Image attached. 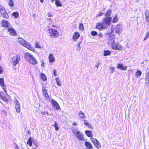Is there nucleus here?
I'll return each mask as SVG.
<instances>
[{"mask_svg":"<svg viewBox=\"0 0 149 149\" xmlns=\"http://www.w3.org/2000/svg\"><path fill=\"white\" fill-rule=\"evenodd\" d=\"M55 4L57 6L59 7L62 6L60 1L58 0H56Z\"/></svg>","mask_w":149,"mask_h":149,"instance_id":"nucleus-31","label":"nucleus"},{"mask_svg":"<svg viewBox=\"0 0 149 149\" xmlns=\"http://www.w3.org/2000/svg\"><path fill=\"white\" fill-rule=\"evenodd\" d=\"M0 12L3 17L7 19L8 16L6 11L4 7L0 4Z\"/></svg>","mask_w":149,"mask_h":149,"instance_id":"nucleus-6","label":"nucleus"},{"mask_svg":"<svg viewBox=\"0 0 149 149\" xmlns=\"http://www.w3.org/2000/svg\"><path fill=\"white\" fill-rule=\"evenodd\" d=\"M91 140L94 145L96 148L99 149L101 147V145H100L99 142L96 139L91 138Z\"/></svg>","mask_w":149,"mask_h":149,"instance_id":"nucleus-12","label":"nucleus"},{"mask_svg":"<svg viewBox=\"0 0 149 149\" xmlns=\"http://www.w3.org/2000/svg\"><path fill=\"white\" fill-rule=\"evenodd\" d=\"M81 41H79V42L78 44L76 45L77 46H79H79L81 44Z\"/></svg>","mask_w":149,"mask_h":149,"instance_id":"nucleus-51","label":"nucleus"},{"mask_svg":"<svg viewBox=\"0 0 149 149\" xmlns=\"http://www.w3.org/2000/svg\"><path fill=\"white\" fill-rule=\"evenodd\" d=\"M111 47L113 49L119 50H122L123 49V47L118 42L114 43L112 44L111 45Z\"/></svg>","mask_w":149,"mask_h":149,"instance_id":"nucleus-7","label":"nucleus"},{"mask_svg":"<svg viewBox=\"0 0 149 149\" xmlns=\"http://www.w3.org/2000/svg\"><path fill=\"white\" fill-rule=\"evenodd\" d=\"M79 34L77 32H75L73 36V40L75 41L79 37Z\"/></svg>","mask_w":149,"mask_h":149,"instance_id":"nucleus-18","label":"nucleus"},{"mask_svg":"<svg viewBox=\"0 0 149 149\" xmlns=\"http://www.w3.org/2000/svg\"><path fill=\"white\" fill-rule=\"evenodd\" d=\"M111 13V11L110 10H108L107 12L105 14V16L106 17H108L110 15Z\"/></svg>","mask_w":149,"mask_h":149,"instance_id":"nucleus-38","label":"nucleus"},{"mask_svg":"<svg viewBox=\"0 0 149 149\" xmlns=\"http://www.w3.org/2000/svg\"><path fill=\"white\" fill-rule=\"evenodd\" d=\"M41 77L43 80L45 81L46 80V77L44 74H42L41 75Z\"/></svg>","mask_w":149,"mask_h":149,"instance_id":"nucleus-43","label":"nucleus"},{"mask_svg":"<svg viewBox=\"0 0 149 149\" xmlns=\"http://www.w3.org/2000/svg\"><path fill=\"white\" fill-rule=\"evenodd\" d=\"M49 59L50 62L51 63L53 62L55 60V58L52 54H50L49 55Z\"/></svg>","mask_w":149,"mask_h":149,"instance_id":"nucleus-20","label":"nucleus"},{"mask_svg":"<svg viewBox=\"0 0 149 149\" xmlns=\"http://www.w3.org/2000/svg\"><path fill=\"white\" fill-rule=\"evenodd\" d=\"M99 66V64L97 65H96L95 66V67H97V69L98 68Z\"/></svg>","mask_w":149,"mask_h":149,"instance_id":"nucleus-58","label":"nucleus"},{"mask_svg":"<svg viewBox=\"0 0 149 149\" xmlns=\"http://www.w3.org/2000/svg\"><path fill=\"white\" fill-rule=\"evenodd\" d=\"M27 144L29 146H31L32 144V139L31 137H30L28 139L27 142Z\"/></svg>","mask_w":149,"mask_h":149,"instance_id":"nucleus-25","label":"nucleus"},{"mask_svg":"<svg viewBox=\"0 0 149 149\" xmlns=\"http://www.w3.org/2000/svg\"><path fill=\"white\" fill-rule=\"evenodd\" d=\"M146 79H149V72H148L146 75Z\"/></svg>","mask_w":149,"mask_h":149,"instance_id":"nucleus-47","label":"nucleus"},{"mask_svg":"<svg viewBox=\"0 0 149 149\" xmlns=\"http://www.w3.org/2000/svg\"><path fill=\"white\" fill-rule=\"evenodd\" d=\"M7 30L11 36H14L17 35L16 31L14 30L13 27L12 26L8 28Z\"/></svg>","mask_w":149,"mask_h":149,"instance_id":"nucleus-9","label":"nucleus"},{"mask_svg":"<svg viewBox=\"0 0 149 149\" xmlns=\"http://www.w3.org/2000/svg\"><path fill=\"white\" fill-rule=\"evenodd\" d=\"M32 149H36V148H32Z\"/></svg>","mask_w":149,"mask_h":149,"instance_id":"nucleus-62","label":"nucleus"},{"mask_svg":"<svg viewBox=\"0 0 149 149\" xmlns=\"http://www.w3.org/2000/svg\"><path fill=\"white\" fill-rule=\"evenodd\" d=\"M79 29L81 31H83L84 27L83 26V24L82 23H79Z\"/></svg>","mask_w":149,"mask_h":149,"instance_id":"nucleus-36","label":"nucleus"},{"mask_svg":"<svg viewBox=\"0 0 149 149\" xmlns=\"http://www.w3.org/2000/svg\"><path fill=\"white\" fill-rule=\"evenodd\" d=\"M4 81L3 79H0V85L2 87L4 91L6 93V86L4 85Z\"/></svg>","mask_w":149,"mask_h":149,"instance_id":"nucleus-16","label":"nucleus"},{"mask_svg":"<svg viewBox=\"0 0 149 149\" xmlns=\"http://www.w3.org/2000/svg\"><path fill=\"white\" fill-rule=\"evenodd\" d=\"M56 80L57 84L59 86H61V81L57 77L56 78Z\"/></svg>","mask_w":149,"mask_h":149,"instance_id":"nucleus-30","label":"nucleus"},{"mask_svg":"<svg viewBox=\"0 0 149 149\" xmlns=\"http://www.w3.org/2000/svg\"><path fill=\"white\" fill-rule=\"evenodd\" d=\"M44 114H49V113L48 111H46V112H45L44 113Z\"/></svg>","mask_w":149,"mask_h":149,"instance_id":"nucleus-56","label":"nucleus"},{"mask_svg":"<svg viewBox=\"0 0 149 149\" xmlns=\"http://www.w3.org/2000/svg\"><path fill=\"white\" fill-rule=\"evenodd\" d=\"M73 125H78L75 122H74L73 123Z\"/></svg>","mask_w":149,"mask_h":149,"instance_id":"nucleus-54","label":"nucleus"},{"mask_svg":"<svg viewBox=\"0 0 149 149\" xmlns=\"http://www.w3.org/2000/svg\"><path fill=\"white\" fill-rule=\"evenodd\" d=\"M52 26H53V27H54V26H55V25H52Z\"/></svg>","mask_w":149,"mask_h":149,"instance_id":"nucleus-61","label":"nucleus"},{"mask_svg":"<svg viewBox=\"0 0 149 149\" xmlns=\"http://www.w3.org/2000/svg\"><path fill=\"white\" fill-rule=\"evenodd\" d=\"M1 98L6 102H8V99L9 98V96L8 95V97H3V96H1Z\"/></svg>","mask_w":149,"mask_h":149,"instance_id":"nucleus-28","label":"nucleus"},{"mask_svg":"<svg viewBox=\"0 0 149 149\" xmlns=\"http://www.w3.org/2000/svg\"><path fill=\"white\" fill-rule=\"evenodd\" d=\"M14 103L15 106L20 105L19 103L18 102L17 100L16 99H15L14 102Z\"/></svg>","mask_w":149,"mask_h":149,"instance_id":"nucleus-37","label":"nucleus"},{"mask_svg":"<svg viewBox=\"0 0 149 149\" xmlns=\"http://www.w3.org/2000/svg\"><path fill=\"white\" fill-rule=\"evenodd\" d=\"M95 29L99 30H102L107 28L106 26H104L103 24L99 22L96 24Z\"/></svg>","mask_w":149,"mask_h":149,"instance_id":"nucleus-11","label":"nucleus"},{"mask_svg":"<svg viewBox=\"0 0 149 149\" xmlns=\"http://www.w3.org/2000/svg\"><path fill=\"white\" fill-rule=\"evenodd\" d=\"M20 60V55L17 54L12 58L11 62L13 64V66H15L16 65L19 63Z\"/></svg>","mask_w":149,"mask_h":149,"instance_id":"nucleus-5","label":"nucleus"},{"mask_svg":"<svg viewBox=\"0 0 149 149\" xmlns=\"http://www.w3.org/2000/svg\"><path fill=\"white\" fill-rule=\"evenodd\" d=\"M111 20V18L105 17L104 18L103 20V24L104 26H106L107 28V26L109 25L110 22Z\"/></svg>","mask_w":149,"mask_h":149,"instance_id":"nucleus-8","label":"nucleus"},{"mask_svg":"<svg viewBox=\"0 0 149 149\" xmlns=\"http://www.w3.org/2000/svg\"><path fill=\"white\" fill-rule=\"evenodd\" d=\"M8 5L11 7H13L14 6V3L13 0H10L9 1Z\"/></svg>","mask_w":149,"mask_h":149,"instance_id":"nucleus-32","label":"nucleus"},{"mask_svg":"<svg viewBox=\"0 0 149 149\" xmlns=\"http://www.w3.org/2000/svg\"><path fill=\"white\" fill-rule=\"evenodd\" d=\"M17 112L19 113L20 111V105L15 106Z\"/></svg>","mask_w":149,"mask_h":149,"instance_id":"nucleus-29","label":"nucleus"},{"mask_svg":"<svg viewBox=\"0 0 149 149\" xmlns=\"http://www.w3.org/2000/svg\"><path fill=\"white\" fill-rule=\"evenodd\" d=\"M37 145H36V147H37Z\"/></svg>","mask_w":149,"mask_h":149,"instance_id":"nucleus-63","label":"nucleus"},{"mask_svg":"<svg viewBox=\"0 0 149 149\" xmlns=\"http://www.w3.org/2000/svg\"><path fill=\"white\" fill-rule=\"evenodd\" d=\"M120 27L119 25H117L116 26L115 31L116 33L119 34L120 33Z\"/></svg>","mask_w":149,"mask_h":149,"instance_id":"nucleus-22","label":"nucleus"},{"mask_svg":"<svg viewBox=\"0 0 149 149\" xmlns=\"http://www.w3.org/2000/svg\"><path fill=\"white\" fill-rule=\"evenodd\" d=\"M91 34L93 36H95L97 35V33L95 31H93L91 32Z\"/></svg>","mask_w":149,"mask_h":149,"instance_id":"nucleus-45","label":"nucleus"},{"mask_svg":"<svg viewBox=\"0 0 149 149\" xmlns=\"http://www.w3.org/2000/svg\"><path fill=\"white\" fill-rule=\"evenodd\" d=\"M77 50L78 51H79L81 49L80 46H79H79H77Z\"/></svg>","mask_w":149,"mask_h":149,"instance_id":"nucleus-53","label":"nucleus"},{"mask_svg":"<svg viewBox=\"0 0 149 149\" xmlns=\"http://www.w3.org/2000/svg\"><path fill=\"white\" fill-rule=\"evenodd\" d=\"M15 149H19L17 146L16 145V148H15Z\"/></svg>","mask_w":149,"mask_h":149,"instance_id":"nucleus-59","label":"nucleus"},{"mask_svg":"<svg viewBox=\"0 0 149 149\" xmlns=\"http://www.w3.org/2000/svg\"><path fill=\"white\" fill-rule=\"evenodd\" d=\"M47 16L48 17H53V15L52 13H51L50 12H48L47 13Z\"/></svg>","mask_w":149,"mask_h":149,"instance_id":"nucleus-46","label":"nucleus"},{"mask_svg":"<svg viewBox=\"0 0 149 149\" xmlns=\"http://www.w3.org/2000/svg\"><path fill=\"white\" fill-rule=\"evenodd\" d=\"M104 13H102V12H100L97 15V16H102L103 14Z\"/></svg>","mask_w":149,"mask_h":149,"instance_id":"nucleus-48","label":"nucleus"},{"mask_svg":"<svg viewBox=\"0 0 149 149\" xmlns=\"http://www.w3.org/2000/svg\"><path fill=\"white\" fill-rule=\"evenodd\" d=\"M146 84H149V79H146Z\"/></svg>","mask_w":149,"mask_h":149,"instance_id":"nucleus-49","label":"nucleus"},{"mask_svg":"<svg viewBox=\"0 0 149 149\" xmlns=\"http://www.w3.org/2000/svg\"><path fill=\"white\" fill-rule=\"evenodd\" d=\"M3 69L0 66V74L2 72Z\"/></svg>","mask_w":149,"mask_h":149,"instance_id":"nucleus-52","label":"nucleus"},{"mask_svg":"<svg viewBox=\"0 0 149 149\" xmlns=\"http://www.w3.org/2000/svg\"><path fill=\"white\" fill-rule=\"evenodd\" d=\"M145 15L146 21L149 22V10H146L145 13Z\"/></svg>","mask_w":149,"mask_h":149,"instance_id":"nucleus-19","label":"nucleus"},{"mask_svg":"<svg viewBox=\"0 0 149 149\" xmlns=\"http://www.w3.org/2000/svg\"><path fill=\"white\" fill-rule=\"evenodd\" d=\"M48 30L49 35L52 37L56 38L59 36V33L55 29L49 28Z\"/></svg>","mask_w":149,"mask_h":149,"instance_id":"nucleus-3","label":"nucleus"},{"mask_svg":"<svg viewBox=\"0 0 149 149\" xmlns=\"http://www.w3.org/2000/svg\"><path fill=\"white\" fill-rule=\"evenodd\" d=\"M142 74V72L140 70H138L136 72L135 74V77L136 78H138L140 77Z\"/></svg>","mask_w":149,"mask_h":149,"instance_id":"nucleus-24","label":"nucleus"},{"mask_svg":"<svg viewBox=\"0 0 149 149\" xmlns=\"http://www.w3.org/2000/svg\"><path fill=\"white\" fill-rule=\"evenodd\" d=\"M35 46L36 48H42L41 46L38 42H36L35 43Z\"/></svg>","mask_w":149,"mask_h":149,"instance_id":"nucleus-33","label":"nucleus"},{"mask_svg":"<svg viewBox=\"0 0 149 149\" xmlns=\"http://www.w3.org/2000/svg\"><path fill=\"white\" fill-rule=\"evenodd\" d=\"M56 70L55 69H54V75L55 76H57V74L56 73Z\"/></svg>","mask_w":149,"mask_h":149,"instance_id":"nucleus-50","label":"nucleus"},{"mask_svg":"<svg viewBox=\"0 0 149 149\" xmlns=\"http://www.w3.org/2000/svg\"><path fill=\"white\" fill-rule=\"evenodd\" d=\"M118 21V19L117 18V16L116 15L113 18V23H115Z\"/></svg>","mask_w":149,"mask_h":149,"instance_id":"nucleus-42","label":"nucleus"},{"mask_svg":"<svg viewBox=\"0 0 149 149\" xmlns=\"http://www.w3.org/2000/svg\"><path fill=\"white\" fill-rule=\"evenodd\" d=\"M47 20L48 21V22L50 24H52V20L51 19V18H49L47 19Z\"/></svg>","mask_w":149,"mask_h":149,"instance_id":"nucleus-44","label":"nucleus"},{"mask_svg":"<svg viewBox=\"0 0 149 149\" xmlns=\"http://www.w3.org/2000/svg\"><path fill=\"white\" fill-rule=\"evenodd\" d=\"M99 36L100 37V38H101L102 37V34L100 33L99 34Z\"/></svg>","mask_w":149,"mask_h":149,"instance_id":"nucleus-57","label":"nucleus"},{"mask_svg":"<svg viewBox=\"0 0 149 149\" xmlns=\"http://www.w3.org/2000/svg\"><path fill=\"white\" fill-rule=\"evenodd\" d=\"M72 132L74 135H76L77 138L81 141H84V138L83 134L78 129H73Z\"/></svg>","mask_w":149,"mask_h":149,"instance_id":"nucleus-4","label":"nucleus"},{"mask_svg":"<svg viewBox=\"0 0 149 149\" xmlns=\"http://www.w3.org/2000/svg\"><path fill=\"white\" fill-rule=\"evenodd\" d=\"M78 117L80 120H82L86 118L85 114L81 111H80L78 113Z\"/></svg>","mask_w":149,"mask_h":149,"instance_id":"nucleus-15","label":"nucleus"},{"mask_svg":"<svg viewBox=\"0 0 149 149\" xmlns=\"http://www.w3.org/2000/svg\"><path fill=\"white\" fill-rule=\"evenodd\" d=\"M111 52L109 50H104V54L103 55L104 56H106L107 55H109L111 54Z\"/></svg>","mask_w":149,"mask_h":149,"instance_id":"nucleus-26","label":"nucleus"},{"mask_svg":"<svg viewBox=\"0 0 149 149\" xmlns=\"http://www.w3.org/2000/svg\"><path fill=\"white\" fill-rule=\"evenodd\" d=\"M3 113L5 114L6 115H7L6 112L5 111H3Z\"/></svg>","mask_w":149,"mask_h":149,"instance_id":"nucleus-55","label":"nucleus"},{"mask_svg":"<svg viewBox=\"0 0 149 149\" xmlns=\"http://www.w3.org/2000/svg\"><path fill=\"white\" fill-rule=\"evenodd\" d=\"M149 38V30L146 33L145 37L144 38L143 41H145L146 39Z\"/></svg>","mask_w":149,"mask_h":149,"instance_id":"nucleus-39","label":"nucleus"},{"mask_svg":"<svg viewBox=\"0 0 149 149\" xmlns=\"http://www.w3.org/2000/svg\"><path fill=\"white\" fill-rule=\"evenodd\" d=\"M24 58L31 64L33 65L37 64V61L35 58L29 52H26L25 54Z\"/></svg>","mask_w":149,"mask_h":149,"instance_id":"nucleus-1","label":"nucleus"},{"mask_svg":"<svg viewBox=\"0 0 149 149\" xmlns=\"http://www.w3.org/2000/svg\"><path fill=\"white\" fill-rule=\"evenodd\" d=\"M43 0H40V1L42 3L43 2Z\"/></svg>","mask_w":149,"mask_h":149,"instance_id":"nucleus-60","label":"nucleus"},{"mask_svg":"<svg viewBox=\"0 0 149 149\" xmlns=\"http://www.w3.org/2000/svg\"><path fill=\"white\" fill-rule=\"evenodd\" d=\"M110 34L108 33L107 35L109 36L108 39V43L109 44H110L111 45L112 44L114 43V40L115 39V37L113 36H109Z\"/></svg>","mask_w":149,"mask_h":149,"instance_id":"nucleus-10","label":"nucleus"},{"mask_svg":"<svg viewBox=\"0 0 149 149\" xmlns=\"http://www.w3.org/2000/svg\"><path fill=\"white\" fill-rule=\"evenodd\" d=\"M118 69H120L121 70H126L127 69L126 66L123 65V64L120 63H118L117 66Z\"/></svg>","mask_w":149,"mask_h":149,"instance_id":"nucleus-17","label":"nucleus"},{"mask_svg":"<svg viewBox=\"0 0 149 149\" xmlns=\"http://www.w3.org/2000/svg\"><path fill=\"white\" fill-rule=\"evenodd\" d=\"M42 92L43 95L45 97L47 98L49 97L47 92L46 90L43 88Z\"/></svg>","mask_w":149,"mask_h":149,"instance_id":"nucleus-27","label":"nucleus"},{"mask_svg":"<svg viewBox=\"0 0 149 149\" xmlns=\"http://www.w3.org/2000/svg\"><path fill=\"white\" fill-rule=\"evenodd\" d=\"M18 41L22 45L26 47L29 50L33 51H34V49L33 47L28 42L24 40L22 38H19L18 39Z\"/></svg>","mask_w":149,"mask_h":149,"instance_id":"nucleus-2","label":"nucleus"},{"mask_svg":"<svg viewBox=\"0 0 149 149\" xmlns=\"http://www.w3.org/2000/svg\"><path fill=\"white\" fill-rule=\"evenodd\" d=\"M1 25V26L7 28L8 29L12 26L6 20L2 21Z\"/></svg>","mask_w":149,"mask_h":149,"instance_id":"nucleus-13","label":"nucleus"},{"mask_svg":"<svg viewBox=\"0 0 149 149\" xmlns=\"http://www.w3.org/2000/svg\"><path fill=\"white\" fill-rule=\"evenodd\" d=\"M12 15L14 16L15 18H17L19 17V14L17 12L13 13Z\"/></svg>","mask_w":149,"mask_h":149,"instance_id":"nucleus-40","label":"nucleus"},{"mask_svg":"<svg viewBox=\"0 0 149 149\" xmlns=\"http://www.w3.org/2000/svg\"><path fill=\"white\" fill-rule=\"evenodd\" d=\"M110 70H111L110 73H113L114 71L115 68L111 66L109 68Z\"/></svg>","mask_w":149,"mask_h":149,"instance_id":"nucleus-41","label":"nucleus"},{"mask_svg":"<svg viewBox=\"0 0 149 149\" xmlns=\"http://www.w3.org/2000/svg\"><path fill=\"white\" fill-rule=\"evenodd\" d=\"M54 126L56 130L58 131L59 130V128L58 127V124L56 121L55 122V124Z\"/></svg>","mask_w":149,"mask_h":149,"instance_id":"nucleus-35","label":"nucleus"},{"mask_svg":"<svg viewBox=\"0 0 149 149\" xmlns=\"http://www.w3.org/2000/svg\"><path fill=\"white\" fill-rule=\"evenodd\" d=\"M51 102L53 107L55 108L56 109H60L58 104L56 101L52 99L51 101Z\"/></svg>","mask_w":149,"mask_h":149,"instance_id":"nucleus-14","label":"nucleus"},{"mask_svg":"<svg viewBox=\"0 0 149 149\" xmlns=\"http://www.w3.org/2000/svg\"><path fill=\"white\" fill-rule=\"evenodd\" d=\"M85 146L88 148L92 149L93 148V146L89 142L86 141L85 142Z\"/></svg>","mask_w":149,"mask_h":149,"instance_id":"nucleus-21","label":"nucleus"},{"mask_svg":"<svg viewBox=\"0 0 149 149\" xmlns=\"http://www.w3.org/2000/svg\"><path fill=\"white\" fill-rule=\"evenodd\" d=\"M85 133L87 136L89 137H92L93 136V134L91 131L86 130L85 131Z\"/></svg>","mask_w":149,"mask_h":149,"instance_id":"nucleus-23","label":"nucleus"},{"mask_svg":"<svg viewBox=\"0 0 149 149\" xmlns=\"http://www.w3.org/2000/svg\"><path fill=\"white\" fill-rule=\"evenodd\" d=\"M84 123L85 125L88 126L89 128H91L92 127L91 125L89 124V123L86 120H84Z\"/></svg>","mask_w":149,"mask_h":149,"instance_id":"nucleus-34","label":"nucleus"}]
</instances>
